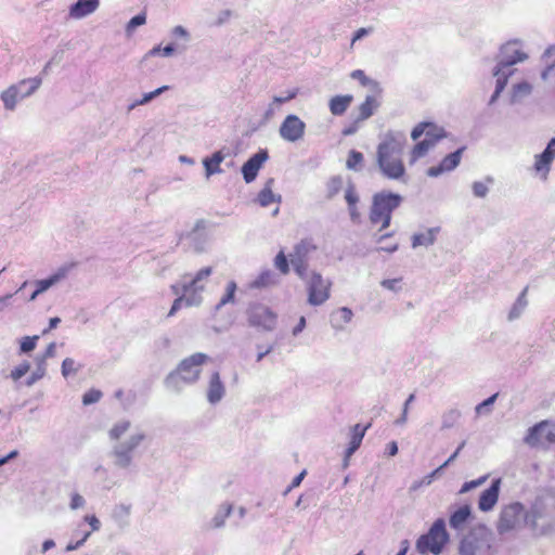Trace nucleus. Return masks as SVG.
Returning a JSON list of instances; mask_svg holds the SVG:
<instances>
[{
	"instance_id": "f257e3e1",
	"label": "nucleus",
	"mask_w": 555,
	"mask_h": 555,
	"mask_svg": "<svg viewBox=\"0 0 555 555\" xmlns=\"http://www.w3.org/2000/svg\"><path fill=\"white\" fill-rule=\"evenodd\" d=\"M555 521V494L547 492L538 496L526 512L522 504L513 502L503 506L498 521V531L506 533L528 526L535 534H546Z\"/></svg>"
},
{
	"instance_id": "f03ea898",
	"label": "nucleus",
	"mask_w": 555,
	"mask_h": 555,
	"mask_svg": "<svg viewBox=\"0 0 555 555\" xmlns=\"http://www.w3.org/2000/svg\"><path fill=\"white\" fill-rule=\"evenodd\" d=\"M108 438L116 442L109 452L113 466L121 472H131L134 467L133 452L146 440L145 430L128 420H120L109 428Z\"/></svg>"
},
{
	"instance_id": "7ed1b4c3",
	"label": "nucleus",
	"mask_w": 555,
	"mask_h": 555,
	"mask_svg": "<svg viewBox=\"0 0 555 555\" xmlns=\"http://www.w3.org/2000/svg\"><path fill=\"white\" fill-rule=\"evenodd\" d=\"M406 144L404 132L388 130L379 138L376 163L382 175L389 180H401L405 176L402 153Z\"/></svg>"
},
{
	"instance_id": "20e7f679",
	"label": "nucleus",
	"mask_w": 555,
	"mask_h": 555,
	"mask_svg": "<svg viewBox=\"0 0 555 555\" xmlns=\"http://www.w3.org/2000/svg\"><path fill=\"white\" fill-rule=\"evenodd\" d=\"M211 267L199 269L194 274H185L182 279L170 286L171 292L177 296L173 300L168 317H173L182 307H198L204 298L208 280L212 274Z\"/></svg>"
},
{
	"instance_id": "39448f33",
	"label": "nucleus",
	"mask_w": 555,
	"mask_h": 555,
	"mask_svg": "<svg viewBox=\"0 0 555 555\" xmlns=\"http://www.w3.org/2000/svg\"><path fill=\"white\" fill-rule=\"evenodd\" d=\"M529 57L527 47L520 39H512L503 43L499 51V61L493 68L495 90L489 103L493 104L505 89L509 77L516 69L514 65L527 61Z\"/></svg>"
},
{
	"instance_id": "423d86ee",
	"label": "nucleus",
	"mask_w": 555,
	"mask_h": 555,
	"mask_svg": "<svg viewBox=\"0 0 555 555\" xmlns=\"http://www.w3.org/2000/svg\"><path fill=\"white\" fill-rule=\"evenodd\" d=\"M41 85L42 77L40 76L23 78L10 83L0 91V102L3 109L8 113L15 112L23 101L33 96L40 89Z\"/></svg>"
},
{
	"instance_id": "0eeeda50",
	"label": "nucleus",
	"mask_w": 555,
	"mask_h": 555,
	"mask_svg": "<svg viewBox=\"0 0 555 555\" xmlns=\"http://www.w3.org/2000/svg\"><path fill=\"white\" fill-rule=\"evenodd\" d=\"M208 356L202 352L194 353L181 361L176 372L166 378V386L172 390H180L181 383L193 384L201 375L202 365L208 360Z\"/></svg>"
},
{
	"instance_id": "6e6552de",
	"label": "nucleus",
	"mask_w": 555,
	"mask_h": 555,
	"mask_svg": "<svg viewBox=\"0 0 555 555\" xmlns=\"http://www.w3.org/2000/svg\"><path fill=\"white\" fill-rule=\"evenodd\" d=\"M402 197L391 192H380L373 196L370 211V221L378 225L379 230L389 227L392 211L400 206Z\"/></svg>"
},
{
	"instance_id": "1a4fd4ad",
	"label": "nucleus",
	"mask_w": 555,
	"mask_h": 555,
	"mask_svg": "<svg viewBox=\"0 0 555 555\" xmlns=\"http://www.w3.org/2000/svg\"><path fill=\"white\" fill-rule=\"evenodd\" d=\"M448 540L449 534L446 530V522L442 518H439L435 520L426 534L418 538L416 548L422 554L430 552L437 555L442 551Z\"/></svg>"
},
{
	"instance_id": "9d476101",
	"label": "nucleus",
	"mask_w": 555,
	"mask_h": 555,
	"mask_svg": "<svg viewBox=\"0 0 555 555\" xmlns=\"http://www.w3.org/2000/svg\"><path fill=\"white\" fill-rule=\"evenodd\" d=\"M491 534L486 527L470 531L461 542V555H490Z\"/></svg>"
},
{
	"instance_id": "9b49d317",
	"label": "nucleus",
	"mask_w": 555,
	"mask_h": 555,
	"mask_svg": "<svg viewBox=\"0 0 555 555\" xmlns=\"http://www.w3.org/2000/svg\"><path fill=\"white\" fill-rule=\"evenodd\" d=\"M308 293V304L310 306H321L331 297L332 282L324 279L319 272H311L306 282Z\"/></svg>"
},
{
	"instance_id": "f8f14e48",
	"label": "nucleus",
	"mask_w": 555,
	"mask_h": 555,
	"mask_svg": "<svg viewBox=\"0 0 555 555\" xmlns=\"http://www.w3.org/2000/svg\"><path fill=\"white\" fill-rule=\"evenodd\" d=\"M525 442L532 448H547L555 444V424L550 421H542L530 427Z\"/></svg>"
},
{
	"instance_id": "ddd939ff",
	"label": "nucleus",
	"mask_w": 555,
	"mask_h": 555,
	"mask_svg": "<svg viewBox=\"0 0 555 555\" xmlns=\"http://www.w3.org/2000/svg\"><path fill=\"white\" fill-rule=\"evenodd\" d=\"M306 133L305 121L295 114H288L279 127V135L288 143H296L304 139Z\"/></svg>"
},
{
	"instance_id": "4468645a",
	"label": "nucleus",
	"mask_w": 555,
	"mask_h": 555,
	"mask_svg": "<svg viewBox=\"0 0 555 555\" xmlns=\"http://www.w3.org/2000/svg\"><path fill=\"white\" fill-rule=\"evenodd\" d=\"M248 322L263 331H272L276 325V314L262 304H255L248 309Z\"/></svg>"
},
{
	"instance_id": "2eb2a0df",
	"label": "nucleus",
	"mask_w": 555,
	"mask_h": 555,
	"mask_svg": "<svg viewBox=\"0 0 555 555\" xmlns=\"http://www.w3.org/2000/svg\"><path fill=\"white\" fill-rule=\"evenodd\" d=\"M555 159V138H553L545 150L541 153L535 155L534 157V164L533 169L535 175L541 179L542 181H545L548 177L551 166L553 160Z\"/></svg>"
},
{
	"instance_id": "dca6fc26",
	"label": "nucleus",
	"mask_w": 555,
	"mask_h": 555,
	"mask_svg": "<svg viewBox=\"0 0 555 555\" xmlns=\"http://www.w3.org/2000/svg\"><path fill=\"white\" fill-rule=\"evenodd\" d=\"M422 135H425V140H429L436 145L441 139L446 138L447 133L442 127L434 122L422 121L413 128L411 138L416 141Z\"/></svg>"
},
{
	"instance_id": "f3484780",
	"label": "nucleus",
	"mask_w": 555,
	"mask_h": 555,
	"mask_svg": "<svg viewBox=\"0 0 555 555\" xmlns=\"http://www.w3.org/2000/svg\"><path fill=\"white\" fill-rule=\"evenodd\" d=\"M501 479L496 478L492 481L491 486L483 490L478 500V508L481 512H490L494 508L499 501V494L501 489Z\"/></svg>"
},
{
	"instance_id": "a211bd4d",
	"label": "nucleus",
	"mask_w": 555,
	"mask_h": 555,
	"mask_svg": "<svg viewBox=\"0 0 555 555\" xmlns=\"http://www.w3.org/2000/svg\"><path fill=\"white\" fill-rule=\"evenodd\" d=\"M100 8V0H77L68 8V18L82 20L93 14Z\"/></svg>"
},
{
	"instance_id": "6ab92c4d",
	"label": "nucleus",
	"mask_w": 555,
	"mask_h": 555,
	"mask_svg": "<svg viewBox=\"0 0 555 555\" xmlns=\"http://www.w3.org/2000/svg\"><path fill=\"white\" fill-rule=\"evenodd\" d=\"M74 264H64L60 267L55 272H53L49 278L37 280L35 282V289L37 291V294H43L48 289H50L52 286L56 285L61 281L65 280L67 275L69 274L70 270L73 269Z\"/></svg>"
},
{
	"instance_id": "aec40b11",
	"label": "nucleus",
	"mask_w": 555,
	"mask_h": 555,
	"mask_svg": "<svg viewBox=\"0 0 555 555\" xmlns=\"http://www.w3.org/2000/svg\"><path fill=\"white\" fill-rule=\"evenodd\" d=\"M268 159L267 151H260L254 154L242 167L243 178L246 183L253 182L263 163Z\"/></svg>"
},
{
	"instance_id": "412c9836",
	"label": "nucleus",
	"mask_w": 555,
	"mask_h": 555,
	"mask_svg": "<svg viewBox=\"0 0 555 555\" xmlns=\"http://www.w3.org/2000/svg\"><path fill=\"white\" fill-rule=\"evenodd\" d=\"M463 151L464 147H461L455 152L447 155L438 166H433L428 168L427 176L436 178L444 172L452 171L453 169H455L461 162Z\"/></svg>"
},
{
	"instance_id": "4be33fe9",
	"label": "nucleus",
	"mask_w": 555,
	"mask_h": 555,
	"mask_svg": "<svg viewBox=\"0 0 555 555\" xmlns=\"http://www.w3.org/2000/svg\"><path fill=\"white\" fill-rule=\"evenodd\" d=\"M225 396V386L224 383L221 380L219 372L215 371L210 374L207 391H206V398L207 401L215 405L219 403L223 397Z\"/></svg>"
},
{
	"instance_id": "5701e85b",
	"label": "nucleus",
	"mask_w": 555,
	"mask_h": 555,
	"mask_svg": "<svg viewBox=\"0 0 555 555\" xmlns=\"http://www.w3.org/2000/svg\"><path fill=\"white\" fill-rule=\"evenodd\" d=\"M440 227L427 228L422 231L415 232L411 237L412 248L429 247L435 244Z\"/></svg>"
},
{
	"instance_id": "b1692460",
	"label": "nucleus",
	"mask_w": 555,
	"mask_h": 555,
	"mask_svg": "<svg viewBox=\"0 0 555 555\" xmlns=\"http://www.w3.org/2000/svg\"><path fill=\"white\" fill-rule=\"evenodd\" d=\"M233 511L231 503L224 502L218 506L211 519L207 522L208 529H220L223 528L228 517Z\"/></svg>"
},
{
	"instance_id": "393cba45",
	"label": "nucleus",
	"mask_w": 555,
	"mask_h": 555,
	"mask_svg": "<svg viewBox=\"0 0 555 555\" xmlns=\"http://www.w3.org/2000/svg\"><path fill=\"white\" fill-rule=\"evenodd\" d=\"M352 310L348 307H341L332 312L330 322L334 330L343 331L352 321Z\"/></svg>"
},
{
	"instance_id": "a878e982",
	"label": "nucleus",
	"mask_w": 555,
	"mask_h": 555,
	"mask_svg": "<svg viewBox=\"0 0 555 555\" xmlns=\"http://www.w3.org/2000/svg\"><path fill=\"white\" fill-rule=\"evenodd\" d=\"M224 153L222 151H217L210 157H205L203 159V166L205 168L206 178L222 172L220 165L224 160Z\"/></svg>"
},
{
	"instance_id": "bb28decb",
	"label": "nucleus",
	"mask_w": 555,
	"mask_h": 555,
	"mask_svg": "<svg viewBox=\"0 0 555 555\" xmlns=\"http://www.w3.org/2000/svg\"><path fill=\"white\" fill-rule=\"evenodd\" d=\"M472 516V508L469 505H463L454 511L450 515L449 524L450 527L454 530H463L465 524Z\"/></svg>"
},
{
	"instance_id": "cd10ccee",
	"label": "nucleus",
	"mask_w": 555,
	"mask_h": 555,
	"mask_svg": "<svg viewBox=\"0 0 555 555\" xmlns=\"http://www.w3.org/2000/svg\"><path fill=\"white\" fill-rule=\"evenodd\" d=\"M369 427H370V424L366 426H362L361 424H356L351 428L350 441H349V446L347 448V457H351V455L360 448Z\"/></svg>"
},
{
	"instance_id": "c85d7f7f",
	"label": "nucleus",
	"mask_w": 555,
	"mask_h": 555,
	"mask_svg": "<svg viewBox=\"0 0 555 555\" xmlns=\"http://www.w3.org/2000/svg\"><path fill=\"white\" fill-rule=\"evenodd\" d=\"M274 184L273 179H268L263 188L258 194L257 202L261 207H267L272 203H281V195H275L272 191Z\"/></svg>"
},
{
	"instance_id": "c756f323",
	"label": "nucleus",
	"mask_w": 555,
	"mask_h": 555,
	"mask_svg": "<svg viewBox=\"0 0 555 555\" xmlns=\"http://www.w3.org/2000/svg\"><path fill=\"white\" fill-rule=\"evenodd\" d=\"M171 42H179V52H184L191 41L190 31L182 25H177L171 28L170 34Z\"/></svg>"
},
{
	"instance_id": "7c9ffc66",
	"label": "nucleus",
	"mask_w": 555,
	"mask_h": 555,
	"mask_svg": "<svg viewBox=\"0 0 555 555\" xmlns=\"http://www.w3.org/2000/svg\"><path fill=\"white\" fill-rule=\"evenodd\" d=\"M353 101L351 94L335 95L330 100V111L335 116L343 115Z\"/></svg>"
},
{
	"instance_id": "2f4dec72",
	"label": "nucleus",
	"mask_w": 555,
	"mask_h": 555,
	"mask_svg": "<svg viewBox=\"0 0 555 555\" xmlns=\"http://www.w3.org/2000/svg\"><path fill=\"white\" fill-rule=\"evenodd\" d=\"M379 101L376 95L370 94L366 95L363 103L359 106V116L357 118L358 121H363L369 119L374 112L378 108Z\"/></svg>"
},
{
	"instance_id": "473e14b6",
	"label": "nucleus",
	"mask_w": 555,
	"mask_h": 555,
	"mask_svg": "<svg viewBox=\"0 0 555 555\" xmlns=\"http://www.w3.org/2000/svg\"><path fill=\"white\" fill-rule=\"evenodd\" d=\"M315 249V246L309 241H301L295 247L294 250L289 254V261L299 260L300 262H308L309 254Z\"/></svg>"
},
{
	"instance_id": "72a5a7b5",
	"label": "nucleus",
	"mask_w": 555,
	"mask_h": 555,
	"mask_svg": "<svg viewBox=\"0 0 555 555\" xmlns=\"http://www.w3.org/2000/svg\"><path fill=\"white\" fill-rule=\"evenodd\" d=\"M527 292L528 287H525L522 292L518 295L517 299L511 307L507 319L508 321H515L520 318V315L524 313L528 306V299H527Z\"/></svg>"
},
{
	"instance_id": "f704fd0d",
	"label": "nucleus",
	"mask_w": 555,
	"mask_h": 555,
	"mask_svg": "<svg viewBox=\"0 0 555 555\" xmlns=\"http://www.w3.org/2000/svg\"><path fill=\"white\" fill-rule=\"evenodd\" d=\"M436 145L431 141L423 139L417 142L410 152V164H415L418 159L425 157Z\"/></svg>"
},
{
	"instance_id": "c9c22d12",
	"label": "nucleus",
	"mask_w": 555,
	"mask_h": 555,
	"mask_svg": "<svg viewBox=\"0 0 555 555\" xmlns=\"http://www.w3.org/2000/svg\"><path fill=\"white\" fill-rule=\"evenodd\" d=\"M532 92V86L527 81H521L513 86L511 93V103H520L524 99L529 96Z\"/></svg>"
},
{
	"instance_id": "e433bc0d",
	"label": "nucleus",
	"mask_w": 555,
	"mask_h": 555,
	"mask_svg": "<svg viewBox=\"0 0 555 555\" xmlns=\"http://www.w3.org/2000/svg\"><path fill=\"white\" fill-rule=\"evenodd\" d=\"M168 89H169L168 86H162V87L155 89L154 91L144 93L140 99H137L133 102H131L128 105L127 111L131 112L137 106H141V105H145V104L150 103L151 101H153L155 98H157L158 95H160L162 93H164Z\"/></svg>"
},
{
	"instance_id": "4c0bfd02",
	"label": "nucleus",
	"mask_w": 555,
	"mask_h": 555,
	"mask_svg": "<svg viewBox=\"0 0 555 555\" xmlns=\"http://www.w3.org/2000/svg\"><path fill=\"white\" fill-rule=\"evenodd\" d=\"M278 282V276L271 270H264L250 283V286L253 288H262L275 285Z\"/></svg>"
},
{
	"instance_id": "58836bf2",
	"label": "nucleus",
	"mask_w": 555,
	"mask_h": 555,
	"mask_svg": "<svg viewBox=\"0 0 555 555\" xmlns=\"http://www.w3.org/2000/svg\"><path fill=\"white\" fill-rule=\"evenodd\" d=\"M237 285L234 281H229L225 285L224 294L221 296L219 302L216 305V310L221 309L228 304H233L235 300V293Z\"/></svg>"
},
{
	"instance_id": "ea45409f",
	"label": "nucleus",
	"mask_w": 555,
	"mask_h": 555,
	"mask_svg": "<svg viewBox=\"0 0 555 555\" xmlns=\"http://www.w3.org/2000/svg\"><path fill=\"white\" fill-rule=\"evenodd\" d=\"M494 180L488 176L482 181H475L472 185L473 193L476 197L483 198L489 192V186L493 184Z\"/></svg>"
},
{
	"instance_id": "a19ab883",
	"label": "nucleus",
	"mask_w": 555,
	"mask_h": 555,
	"mask_svg": "<svg viewBox=\"0 0 555 555\" xmlns=\"http://www.w3.org/2000/svg\"><path fill=\"white\" fill-rule=\"evenodd\" d=\"M460 417L461 413L455 409L444 412L441 417V429L452 428L460 420Z\"/></svg>"
},
{
	"instance_id": "79ce46f5",
	"label": "nucleus",
	"mask_w": 555,
	"mask_h": 555,
	"mask_svg": "<svg viewBox=\"0 0 555 555\" xmlns=\"http://www.w3.org/2000/svg\"><path fill=\"white\" fill-rule=\"evenodd\" d=\"M81 367L74 359L65 358L62 362L61 372L64 378L75 375Z\"/></svg>"
},
{
	"instance_id": "37998d69",
	"label": "nucleus",
	"mask_w": 555,
	"mask_h": 555,
	"mask_svg": "<svg viewBox=\"0 0 555 555\" xmlns=\"http://www.w3.org/2000/svg\"><path fill=\"white\" fill-rule=\"evenodd\" d=\"M298 93H299V89L298 88H292V89H287L286 91H284L280 95H273L272 100L275 102V104H278L282 108V106L284 104H286V103L291 102L292 100L296 99Z\"/></svg>"
},
{
	"instance_id": "c03bdc74",
	"label": "nucleus",
	"mask_w": 555,
	"mask_h": 555,
	"mask_svg": "<svg viewBox=\"0 0 555 555\" xmlns=\"http://www.w3.org/2000/svg\"><path fill=\"white\" fill-rule=\"evenodd\" d=\"M380 286L389 292L398 294L403 289V279L402 278L385 279L380 282Z\"/></svg>"
},
{
	"instance_id": "a18cd8bd",
	"label": "nucleus",
	"mask_w": 555,
	"mask_h": 555,
	"mask_svg": "<svg viewBox=\"0 0 555 555\" xmlns=\"http://www.w3.org/2000/svg\"><path fill=\"white\" fill-rule=\"evenodd\" d=\"M282 108L275 104V102L271 99L270 102L266 105L262 113V120L264 122H269L275 118L278 114H280Z\"/></svg>"
},
{
	"instance_id": "49530a36",
	"label": "nucleus",
	"mask_w": 555,
	"mask_h": 555,
	"mask_svg": "<svg viewBox=\"0 0 555 555\" xmlns=\"http://www.w3.org/2000/svg\"><path fill=\"white\" fill-rule=\"evenodd\" d=\"M30 370V363L28 361H23L15 367H13L10 372V378L13 382L20 380L23 376H25Z\"/></svg>"
},
{
	"instance_id": "de8ad7c7",
	"label": "nucleus",
	"mask_w": 555,
	"mask_h": 555,
	"mask_svg": "<svg viewBox=\"0 0 555 555\" xmlns=\"http://www.w3.org/2000/svg\"><path fill=\"white\" fill-rule=\"evenodd\" d=\"M488 479V475H483L475 480H470V481H466L462 485L459 493L460 494H464V493H467L469 492L470 490L473 489H476L480 486H482Z\"/></svg>"
},
{
	"instance_id": "09e8293b",
	"label": "nucleus",
	"mask_w": 555,
	"mask_h": 555,
	"mask_svg": "<svg viewBox=\"0 0 555 555\" xmlns=\"http://www.w3.org/2000/svg\"><path fill=\"white\" fill-rule=\"evenodd\" d=\"M145 23H146V14L140 13V14L133 16L128 22V24L126 26V33L130 36L137 27L142 26Z\"/></svg>"
},
{
	"instance_id": "8fccbe9b",
	"label": "nucleus",
	"mask_w": 555,
	"mask_h": 555,
	"mask_svg": "<svg viewBox=\"0 0 555 555\" xmlns=\"http://www.w3.org/2000/svg\"><path fill=\"white\" fill-rule=\"evenodd\" d=\"M274 266L282 274L289 272V264L284 251H280L274 258Z\"/></svg>"
},
{
	"instance_id": "3c124183",
	"label": "nucleus",
	"mask_w": 555,
	"mask_h": 555,
	"mask_svg": "<svg viewBox=\"0 0 555 555\" xmlns=\"http://www.w3.org/2000/svg\"><path fill=\"white\" fill-rule=\"evenodd\" d=\"M363 162V155L362 153L358 151H350L347 159V168L357 170L358 166L361 165Z\"/></svg>"
},
{
	"instance_id": "603ef678",
	"label": "nucleus",
	"mask_w": 555,
	"mask_h": 555,
	"mask_svg": "<svg viewBox=\"0 0 555 555\" xmlns=\"http://www.w3.org/2000/svg\"><path fill=\"white\" fill-rule=\"evenodd\" d=\"M414 400L415 395L411 393L403 404L401 416L395 422L396 425L403 426L408 422L409 408Z\"/></svg>"
},
{
	"instance_id": "864d4df0",
	"label": "nucleus",
	"mask_w": 555,
	"mask_h": 555,
	"mask_svg": "<svg viewBox=\"0 0 555 555\" xmlns=\"http://www.w3.org/2000/svg\"><path fill=\"white\" fill-rule=\"evenodd\" d=\"M343 188V179L340 177H333L327 182L328 196H335Z\"/></svg>"
},
{
	"instance_id": "5fc2aeb1",
	"label": "nucleus",
	"mask_w": 555,
	"mask_h": 555,
	"mask_svg": "<svg viewBox=\"0 0 555 555\" xmlns=\"http://www.w3.org/2000/svg\"><path fill=\"white\" fill-rule=\"evenodd\" d=\"M38 336H25L21 341V352L27 353L36 348Z\"/></svg>"
},
{
	"instance_id": "6e6d98bb",
	"label": "nucleus",
	"mask_w": 555,
	"mask_h": 555,
	"mask_svg": "<svg viewBox=\"0 0 555 555\" xmlns=\"http://www.w3.org/2000/svg\"><path fill=\"white\" fill-rule=\"evenodd\" d=\"M102 398V392L98 389H90L82 396V403L89 405L96 403Z\"/></svg>"
},
{
	"instance_id": "4d7b16f0",
	"label": "nucleus",
	"mask_w": 555,
	"mask_h": 555,
	"mask_svg": "<svg viewBox=\"0 0 555 555\" xmlns=\"http://www.w3.org/2000/svg\"><path fill=\"white\" fill-rule=\"evenodd\" d=\"M293 268H294V271L296 272V274L305 281V283L307 282V279L309 278V275L307 274V270H308V262H300L299 260H293V262H291Z\"/></svg>"
},
{
	"instance_id": "13d9d810",
	"label": "nucleus",
	"mask_w": 555,
	"mask_h": 555,
	"mask_svg": "<svg viewBox=\"0 0 555 555\" xmlns=\"http://www.w3.org/2000/svg\"><path fill=\"white\" fill-rule=\"evenodd\" d=\"M46 375V369L42 365H38L31 375L26 379L25 384L27 387L33 386L35 383L43 378Z\"/></svg>"
},
{
	"instance_id": "bf43d9fd",
	"label": "nucleus",
	"mask_w": 555,
	"mask_h": 555,
	"mask_svg": "<svg viewBox=\"0 0 555 555\" xmlns=\"http://www.w3.org/2000/svg\"><path fill=\"white\" fill-rule=\"evenodd\" d=\"M345 199L348 205H354L359 202V196L356 192V188L353 184H349L345 192Z\"/></svg>"
},
{
	"instance_id": "052dcab7",
	"label": "nucleus",
	"mask_w": 555,
	"mask_h": 555,
	"mask_svg": "<svg viewBox=\"0 0 555 555\" xmlns=\"http://www.w3.org/2000/svg\"><path fill=\"white\" fill-rule=\"evenodd\" d=\"M90 535H91V532H83L80 539H77L76 542H69L66 545V551L72 552V551H75V550L81 547L86 543V541L89 539Z\"/></svg>"
},
{
	"instance_id": "680f3d73",
	"label": "nucleus",
	"mask_w": 555,
	"mask_h": 555,
	"mask_svg": "<svg viewBox=\"0 0 555 555\" xmlns=\"http://www.w3.org/2000/svg\"><path fill=\"white\" fill-rule=\"evenodd\" d=\"M83 520L90 526L89 532H95L101 529V521L95 515H86Z\"/></svg>"
},
{
	"instance_id": "e2e57ef3",
	"label": "nucleus",
	"mask_w": 555,
	"mask_h": 555,
	"mask_svg": "<svg viewBox=\"0 0 555 555\" xmlns=\"http://www.w3.org/2000/svg\"><path fill=\"white\" fill-rule=\"evenodd\" d=\"M496 397H498V393H494L491 397H489L488 399H486L482 402H480L479 404H477L476 409H475L476 413L482 414L485 411H487L488 408L494 403V401L496 400Z\"/></svg>"
},
{
	"instance_id": "0e129e2a",
	"label": "nucleus",
	"mask_w": 555,
	"mask_h": 555,
	"mask_svg": "<svg viewBox=\"0 0 555 555\" xmlns=\"http://www.w3.org/2000/svg\"><path fill=\"white\" fill-rule=\"evenodd\" d=\"M86 504V500L79 493H73L70 496L69 506L72 509L82 508Z\"/></svg>"
},
{
	"instance_id": "69168bd1",
	"label": "nucleus",
	"mask_w": 555,
	"mask_h": 555,
	"mask_svg": "<svg viewBox=\"0 0 555 555\" xmlns=\"http://www.w3.org/2000/svg\"><path fill=\"white\" fill-rule=\"evenodd\" d=\"M179 42H169L167 46L162 48V56L169 57L173 55V53L179 52Z\"/></svg>"
},
{
	"instance_id": "338daca9",
	"label": "nucleus",
	"mask_w": 555,
	"mask_h": 555,
	"mask_svg": "<svg viewBox=\"0 0 555 555\" xmlns=\"http://www.w3.org/2000/svg\"><path fill=\"white\" fill-rule=\"evenodd\" d=\"M373 31V28L372 27H362V28H359L354 34H353V37H352V40H351V47L354 44L356 41L364 38L365 36H369L371 33Z\"/></svg>"
},
{
	"instance_id": "774afa93",
	"label": "nucleus",
	"mask_w": 555,
	"mask_h": 555,
	"mask_svg": "<svg viewBox=\"0 0 555 555\" xmlns=\"http://www.w3.org/2000/svg\"><path fill=\"white\" fill-rule=\"evenodd\" d=\"M350 77L352 79L359 80L363 86H366L370 83V79L366 77L364 72L362 69H356L351 72Z\"/></svg>"
}]
</instances>
